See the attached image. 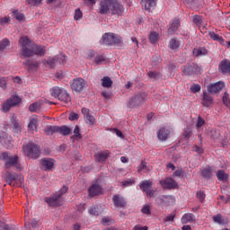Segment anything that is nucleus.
Instances as JSON below:
<instances>
[{
    "mask_svg": "<svg viewBox=\"0 0 230 230\" xmlns=\"http://www.w3.org/2000/svg\"><path fill=\"white\" fill-rule=\"evenodd\" d=\"M19 44L22 48L21 58H30L34 57V44L26 36L21 37Z\"/></svg>",
    "mask_w": 230,
    "mask_h": 230,
    "instance_id": "nucleus-1",
    "label": "nucleus"
},
{
    "mask_svg": "<svg viewBox=\"0 0 230 230\" xmlns=\"http://www.w3.org/2000/svg\"><path fill=\"white\" fill-rule=\"evenodd\" d=\"M102 42L105 46H117L121 48L123 46V38L118 34L107 32L102 36Z\"/></svg>",
    "mask_w": 230,
    "mask_h": 230,
    "instance_id": "nucleus-2",
    "label": "nucleus"
},
{
    "mask_svg": "<svg viewBox=\"0 0 230 230\" xmlns=\"http://www.w3.org/2000/svg\"><path fill=\"white\" fill-rule=\"evenodd\" d=\"M22 150L24 155H26L30 159H39V157L40 156V147L33 142L28 143L27 145L23 146Z\"/></svg>",
    "mask_w": 230,
    "mask_h": 230,
    "instance_id": "nucleus-3",
    "label": "nucleus"
},
{
    "mask_svg": "<svg viewBox=\"0 0 230 230\" xmlns=\"http://www.w3.org/2000/svg\"><path fill=\"white\" fill-rule=\"evenodd\" d=\"M67 190H69V188L64 185L58 192L54 194L53 197H46L44 199L45 202L52 208H58V206H60V197H62L64 193H67Z\"/></svg>",
    "mask_w": 230,
    "mask_h": 230,
    "instance_id": "nucleus-4",
    "label": "nucleus"
},
{
    "mask_svg": "<svg viewBox=\"0 0 230 230\" xmlns=\"http://www.w3.org/2000/svg\"><path fill=\"white\" fill-rule=\"evenodd\" d=\"M0 159L4 162L5 168H12L13 166L14 168H17V170H20L21 164L19 163V156L17 155H8V153H2L0 155Z\"/></svg>",
    "mask_w": 230,
    "mask_h": 230,
    "instance_id": "nucleus-5",
    "label": "nucleus"
},
{
    "mask_svg": "<svg viewBox=\"0 0 230 230\" xmlns=\"http://www.w3.org/2000/svg\"><path fill=\"white\" fill-rule=\"evenodd\" d=\"M50 94L53 98H58V100L64 102V103H69L71 102L69 93L64 88L54 86L50 89Z\"/></svg>",
    "mask_w": 230,
    "mask_h": 230,
    "instance_id": "nucleus-6",
    "label": "nucleus"
},
{
    "mask_svg": "<svg viewBox=\"0 0 230 230\" xmlns=\"http://www.w3.org/2000/svg\"><path fill=\"white\" fill-rule=\"evenodd\" d=\"M22 99L21 97L17 95H13L9 99H7L3 104H2V111L3 112H9L10 109L12 107H17L19 103H21Z\"/></svg>",
    "mask_w": 230,
    "mask_h": 230,
    "instance_id": "nucleus-7",
    "label": "nucleus"
},
{
    "mask_svg": "<svg viewBox=\"0 0 230 230\" xmlns=\"http://www.w3.org/2000/svg\"><path fill=\"white\" fill-rule=\"evenodd\" d=\"M6 182H8L9 186H17L18 188H21L22 182H24V178L16 173L7 172Z\"/></svg>",
    "mask_w": 230,
    "mask_h": 230,
    "instance_id": "nucleus-8",
    "label": "nucleus"
},
{
    "mask_svg": "<svg viewBox=\"0 0 230 230\" xmlns=\"http://www.w3.org/2000/svg\"><path fill=\"white\" fill-rule=\"evenodd\" d=\"M152 186H154V182L150 180L142 181L139 184L140 190H142L149 199L155 197L154 193H155V190H152Z\"/></svg>",
    "mask_w": 230,
    "mask_h": 230,
    "instance_id": "nucleus-9",
    "label": "nucleus"
},
{
    "mask_svg": "<svg viewBox=\"0 0 230 230\" xmlns=\"http://www.w3.org/2000/svg\"><path fill=\"white\" fill-rule=\"evenodd\" d=\"M86 86L87 83L82 77H77L71 82V89L75 93H82Z\"/></svg>",
    "mask_w": 230,
    "mask_h": 230,
    "instance_id": "nucleus-10",
    "label": "nucleus"
},
{
    "mask_svg": "<svg viewBox=\"0 0 230 230\" xmlns=\"http://www.w3.org/2000/svg\"><path fill=\"white\" fill-rule=\"evenodd\" d=\"M146 96V95L145 93H139L135 95L128 102V107H129V109H134V107H139V105H142L143 103H145Z\"/></svg>",
    "mask_w": 230,
    "mask_h": 230,
    "instance_id": "nucleus-11",
    "label": "nucleus"
},
{
    "mask_svg": "<svg viewBox=\"0 0 230 230\" xmlns=\"http://www.w3.org/2000/svg\"><path fill=\"white\" fill-rule=\"evenodd\" d=\"M181 71L188 76H193L199 73V66L195 63H190L181 66Z\"/></svg>",
    "mask_w": 230,
    "mask_h": 230,
    "instance_id": "nucleus-12",
    "label": "nucleus"
},
{
    "mask_svg": "<svg viewBox=\"0 0 230 230\" xmlns=\"http://www.w3.org/2000/svg\"><path fill=\"white\" fill-rule=\"evenodd\" d=\"M111 6L112 0H102L99 5V13L101 15H107V13H111Z\"/></svg>",
    "mask_w": 230,
    "mask_h": 230,
    "instance_id": "nucleus-13",
    "label": "nucleus"
},
{
    "mask_svg": "<svg viewBox=\"0 0 230 230\" xmlns=\"http://www.w3.org/2000/svg\"><path fill=\"white\" fill-rule=\"evenodd\" d=\"M110 12H111V15H118V17H119V15H123L125 8L123 5L119 4L117 0H112Z\"/></svg>",
    "mask_w": 230,
    "mask_h": 230,
    "instance_id": "nucleus-14",
    "label": "nucleus"
},
{
    "mask_svg": "<svg viewBox=\"0 0 230 230\" xmlns=\"http://www.w3.org/2000/svg\"><path fill=\"white\" fill-rule=\"evenodd\" d=\"M40 166L44 172H50L55 166V160L53 158H42L40 160Z\"/></svg>",
    "mask_w": 230,
    "mask_h": 230,
    "instance_id": "nucleus-15",
    "label": "nucleus"
},
{
    "mask_svg": "<svg viewBox=\"0 0 230 230\" xmlns=\"http://www.w3.org/2000/svg\"><path fill=\"white\" fill-rule=\"evenodd\" d=\"M224 89V82L218 81L215 84H209L208 86V91L210 94H218L220 91Z\"/></svg>",
    "mask_w": 230,
    "mask_h": 230,
    "instance_id": "nucleus-16",
    "label": "nucleus"
},
{
    "mask_svg": "<svg viewBox=\"0 0 230 230\" xmlns=\"http://www.w3.org/2000/svg\"><path fill=\"white\" fill-rule=\"evenodd\" d=\"M112 202L115 206V208H127V200H125V198H123L119 194H115L112 197Z\"/></svg>",
    "mask_w": 230,
    "mask_h": 230,
    "instance_id": "nucleus-17",
    "label": "nucleus"
},
{
    "mask_svg": "<svg viewBox=\"0 0 230 230\" xmlns=\"http://www.w3.org/2000/svg\"><path fill=\"white\" fill-rule=\"evenodd\" d=\"M158 206L166 207L173 204V198L172 196H159L156 198Z\"/></svg>",
    "mask_w": 230,
    "mask_h": 230,
    "instance_id": "nucleus-18",
    "label": "nucleus"
},
{
    "mask_svg": "<svg viewBox=\"0 0 230 230\" xmlns=\"http://www.w3.org/2000/svg\"><path fill=\"white\" fill-rule=\"evenodd\" d=\"M219 73H223V75H230V61L229 59H224L220 62Z\"/></svg>",
    "mask_w": 230,
    "mask_h": 230,
    "instance_id": "nucleus-19",
    "label": "nucleus"
},
{
    "mask_svg": "<svg viewBox=\"0 0 230 230\" xmlns=\"http://www.w3.org/2000/svg\"><path fill=\"white\" fill-rule=\"evenodd\" d=\"M102 190V189L100 184L94 183L88 189V193L90 197H97V195H101Z\"/></svg>",
    "mask_w": 230,
    "mask_h": 230,
    "instance_id": "nucleus-20",
    "label": "nucleus"
},
{
    "mask_svg": "<svg viewBox=\"0 0 230 230\" xmlns=\"http://www.w3.org/2000/svg\"><path fill=\"white\" fill-rule=\"evenodd\" d=\"M82 114H84V119L88 125H94V123H96V119H94V116L89 113V109L83 108Z\"/></svg>",
    "mask_w": 230,
    "mask_h": 230,
    "instance_id": "nucleus-21",
    "label": "nucleus"
},
{
    "mask_svg": "<svg viewBox=\"0 0 230 230\" xmlns=\"http://www.w3.org/2000/svg\"><path fill=\"white\" fill-rule=\"evenodd\" d=\"M162 185L164 186V188H167L169 190H175V188H177V182L172 178L165 179Z\"/></svg>",
    "mask_w": 230,
    "mask_h": 230,
    "instance_id": "nucleus-22",
    "label": "nucleus"
},
{
    "mask_svg": "<svg viewBox=\"0 0 230 230\" xmlns=\"http://www.w3.org/2000/svg\"><path fill=\"white\" fill-rule=\"evenodd\" d=\"M44 105V101H38L36 102L31 103L29 106V111L31 112H39L40 109H42V106Z\"/></svg>",
    "mask_w": 230,
    "mask_h": 230,
    "instance_id": "nucleus-23",
    "label": "nucleus"
},
{
    "mask_svg": "<svg viewBox=\"0 0 230 230\" xmlns=\"http://www.w3.org/2000/svg\"><path fill=\"white\" fill-rule=\"evenodd\" d=\"M23 64L28 67L29 71H33V69H37L40 66V62L31 59H27Z\"/></svg>",
    "mask_w": 230,
    "mask_h": 230,
    "instance_id": "nucleus-24",
    "label": "nucleus"
},
{
    "mask_svg": "<svg viewBox=\"0 0 230 230\" xmlns=\"http://www.w3.org/2000/svg\"><path fill=\"white\" fill-rule=\"evenodd\" d=\"M168 136H170V130L164 128H160L157 133V137L160 141H166L168 139Z\"/></svg>",
    "mask_w": 230,
    "mask_h": 230,
    "instance_id": "nucleus-25",
    "label": "nucleus"
},
{
    "mask_svg": "<svg viewBox=\"0 0 230 230\" xmlns=\"http://www.w3.org/2000/svg\"><path fill=\"white\" fill-rule=\"evenodd\" d=\"M202 105L204 107H209L210 105H213V97H211V95L206 92L203 93Z\"/></svg>",
    "mask_w": 230,
    "mask_h": 230,
    "instance_id": "nucleus-26",
    "label": "nucleus"
},
{
    "mask_svg": "<svg viewBox=\"0 0 230 230\" xmlns=\"http://www.w3.org/2000/svg\"><path fill=\"white\" fill-rule=\"evenodd\" d=\"M194 57H206L208 55V49L206 47H199L198 49H194L192 51Z\"/></svg>",
    "mask_w": 230,
    "mask_h": 230,
    "instance_id": "nucleus-27",
    "label": "nucleus"
},
{
    "mask_svg": "<svg viewBox=\"0 0 230 230\" xmlns=\"http://www.w3.org/2000/svg\"><path fill=\"white\" fill-rule=\"evenodd\" d=\"M44 57L46 55V47L34 44V56Z\"/></svg>",
    "mask_w": 230,
    "mask_h": 230,
    "instance_id": "nucleus-28",
    "label": "nucleus"
},
{
    "mask_svg": "<svg viewBox=\"0 0 230 230\" xmlns=\"http://www.w3.org/2000/svg\"><path fill=\"white\" fill-rule=\"evenodd\" d=\"M181 26V22L179 20H174L172 23L170 28L168 29V33L170 35H173L177 30H179V27Z\"/></svg>",
    "mask_w": 230,
    "mask_h": 230,
    "instance_id": "nucleus-29",
    "label": "nucleus"
},
{
    "mask_svg": "<svg viewBox=\"0 0 230 230\" xmlns=\"http://www.w3.org/2000/svg\"><path fill=\"white\" fill-rule=\"evenodd\" d=\"M72 130L71 128L67 126H58V134H61L62 136H69L71 135Z\"/></svg>",
    "mask_w": 230,
    "mask_h": 230,
    "instance_id": "nucleus-30",
    "label": "nucleus"
},
{
    "mask_svg": "<svg viewBox=\"0 0 230 230\" xmlns=\"http://www.w3.org/2000/svg\"><path fill=\"white\" fill-rule=\"evenodd\" d=\"M155 0H142V6H144L145 10H150L155 6Z\"/></svg>",
    "mask_w": 230,
    "mask_h": 230,
    "instance_id": "nucleus-31",
    "label": "nucleus"
},
{
    "mask_svg": "<svg viewBox=\"0 0 230 230\" xmlns=\"http://www.w3.org/2000/svg\"><path fill=\"white\" fill-rule=\"evenodd\" d=\"M181 46V42L177 38H172L169 41V48L170 49H179V47Z\"/></svg>",
    "mask_w": 230,
    "mask_h": 230,
    "instance_id": "nucleus-32",
    "label": "nucleus"
},
{
    "mask_svg": "<svg viewBox=\"0 0 230 230\" xmlns=\"http://www.w3.org/2000/svg\"><path fill=\"white\" fill-rule=\"evenodd\" d=\"M44 66H49L50 69H55V66H57V58H52L49 59L43 60Z\"/></svg>",
    "mask_w": 230,
    "mask_h": 230,
    "instance_id": "nucleus-33",
    "label": "nucleus"
},
{
    "mask_svg": "<svg viewBox=\"0 0 230 230\" xmlns=\"http://www.w3.org/2000/svg\"><path fill=\"white\" fill-rule=\"evenodd\" d=\"M56 132L58 133V126H49L45 128L47 136H53Z\"/></svg>",
    "mask_w": 230,
    "mask_h": 230,
    "instance_id": "nucleus-34",
    "label": "nucleus"
},
{
    "mask_svg": "<svg viewBox=\"0 0 230 230\" xmlns=\"http://www.w3.org/2000/svg\"><path fill=\"white\" fill-rule=\"evenodd\" d=\"M193 220H195V216L191 213L185 214L181 218L182 224H188L193 222Z\"/></svg>",
    "mask_w": 230,
    "mask_h": 230,
    "instance_id": "nucleus-35",
    "label": "nucleus"
},
{
    "mask_svg": "<svg viewBox=\"0 0 230 230\" xmlns=\"http://www.w3.org/2000/svg\"><path fill=\"white\" fill-rule=\"evenodd\" d=\"M102 87H106L107 89H109V87H112V79H111V77L109 76H104L102 79Z\"/></svg>",
    "mask_w": 230,
    "mask_h": 230,
    "instance_id": "nucleus-36",
    "label": "nucleus"
},
{
    "mask_svg": "<svg viewBox=\"0 0 230 230\" xmlns=\"http://www.w3.org/2000/svg\"><path fill=\"white\" fill-rule=\"evenodd\" d=\"M12 124L13 132H15V134H20L22 127L19 121L15 120V119H12Z\"/></svg>",
    "mask_w": 230,
    "mask_h": 230,
    "instance_id": "nucleus-37",
    "label": "nucleus"
},
{
    "mask_svg": "<svg viewBox=\"0 0 230 230\" xmlns=\"http://www.w3.org/2000/svg\"><path fill=\"white\" fill-rule=\"evenodd\" d=\"M109 157V151H104L102 153H99L96 155V159L99 163H103Z\"/></svg>",
    "mask_w": 230,
    "mask_h": 230,
    "instance_id": "nucleus-38",
    "label": "nucleus"
},
{
    "mask_svg": "<svg viewBox=\"0 0 230 230\" xmlns=\"http://www.w3.org/2000/svg\"><path fill=\"white\" fill-rule=\"evenodd\" d=\"M38 123L39 122L37 121V119H35V118L31 119L29 125H28L29 130H31V132H33V130H37Z\"/></svg>",
    "mask_w": 230,
    "mask_h": 230,
    "instance_id": "nucleus-39",
    "label": "nucleus"
},
{
    "mask_svg": "<svg viewBox=\"0 0 230 230\" xmlns=\"http://www.w3.org/2000/svg\"><path fill=\"white\" fill-rule=\"evenodd\" d=\"M208 35H209L210 39H212V40H216L217 42L224 41V38H222V36L215 33V31H209Z\"/></svg>",
    "mask_w": 230,
    "mask_h": 230,
    "instance_id": "nucleus-40",
    "label": "nucleus"
},
{
    "mask_svg": "<svg viewBox=\"0 0 230 230\" xmlns=\"http://www.w3.org/2000/svg\"><path fill=\"white\" fill-rule=\"evenodd\" d=\"M217 177L218 181H227V174L224 170L217 171Z\"/></svg>",
    "mask_w": 230,
    "mask_h": 230,
    "instance_id": "nucleus-41",
    "label": "nucleus"
},
{
    "mask_svg": "<svg viewBox=\"0 0 230 230\" xmlns=\"http://www.w3.org/2000/svg\"><path fill=\"white\" fill-rule=\"evenodd\" d=\"M88 211L89 214L93 215V217H98V215H100V208L97 206H92Z\"/></svg>",
    "mask_w": 230,
    "mask_h": 230,
    "instance_id": "nucleus-42",
    "label": "nucleus"
},
{
    "mask_svg": "<svg viewBox=\"0 0 230 230\" xmlns=\"http://www.w3.org/2000/svg\"><path fill=\"white\" fill-rule=\"evenodd\" d=\"M159 40V34L157 32H151L149 35V40L152 44H155Z\"/></svg>",
    "mask_w": 230,
    "mask_h": 230,
    "instance_id": "nucleus-43",
    "label": "nucleus"
},
{
    "mask_svg": "<svg viewBox=\"0 0 230 230\" xmlns=\"http://www.w3.org/2000/svg\"><path fill=\"white\" fill-rule=\"evenodd\" d=\"M147 171H148V166H146V162L142 161L137 170L138 173H143V172H146Z\"/></svg>",
    "mask_w": 230,
    "mask_h": 230,
    "instance_id": "nucleus-44",
    "label": "nucleus"
},
{
    "mask_svg": "<svg viewBox=\"0 0 230 230\" xmlns=\"http://www.w3.org/2000/svg\"><path fill=\"white\" fill-rule=\"evenodd\" d=\"M136 184V180L130 179V180H126L121 182V186L124 188H128V186H134Z\"/></svg>",
    "mask_w": 230,
    "mask_h": 230,
    "instance_id": "nucleus-45",
    "label": "nucleus"
},
{
    "mask_svg": "<svg viewBox=\"0 0 230 230\" xmlns=\"http://www.w3.org/2000/svg\"><path fill=\"white\" fill-rule=\"evenodd\" d=\"M223 103L224 105H226V107H227L228 109H230V99H229V93L227 92H226L224 93L223 96Z\"/></svg>",
    "mask_w": 230,
    "mask_h": 230,
    "instance_id": "nucleus-46",
    "label": "nucleus"
},
{
    "mask_svg": "<svg viewBox=\"0 0 230 230\" xmlns=\"http://www.w3.org/2000/svg\"><path fill=\"white\" fill-rule=\"evenodd\" d=\"M201 175L204 177V179H211V169L205 168L201 171Z\"/></svg>",
    "mask_w": 230,
    "mask_h": 230,
    "instance_id": "nucleus-47",
    "label": "nucleus"
},
{
    "mask_svg": "<svg viewBox=\"0 0 230 230\" xmlns=\"http://www.w3.org/2000/svg\"><path fill=\"white\" fill-rule=\"evenodd\" d=\"M13 13L16 21H24V13H19V10L13 11Z\"/></svg>",
    "mask_w": 230,
    "mask_h": 230,
    "instance_id": "nucleus-48",
    "label": "nucleus"
},
{
    "mask_svg": "<svg viewBox=\"0 0 230 230\" xmlns=\"http://www.w3.org/2000/svg\"><path fill=\"white\" fill-rule=\"evenodd\" d=\"M10 46V40H3L2 41H0V51H4V49H6L7 47Z\"/></svg>",
    "mask_w": 230,
    "mask_h": 230,
    "instance_id": "nucleus-49",
    "label": "nucleus"
},
{
    "mask_svg": "<svg viewBox=\"0 0 230 230\" xmlns=\"http://www.w3.org/2000/svg\"><path fill=\"white\" fill-rule=\"evenodd\" d=\"M193 22L196 26H200L202 24V16L195 15L193 16Z\"/></svg>",
    "mask_w": 230,
    "mask_h": 230,
    "instance_id": "nucleus-50",
    "label": "nucleus"
},
{
    "mask_svg": "<svg viewBox=\"0 0 230 230\" xmlns=\"http://www.w3.org/2000/svg\"><path fill=\"white\" fill-rule=\"evenodd\" d=\"M114 221L112 220V218L111 217H103L101 221V223L102 224V226H111V224H112Z\"/></svg>",
    "mask_w": 230,
    "mask_h": 230,
    "instance_id": "nucleus-51",
    "label": "nucleus"
},
{
    "mask_svg": "<svg viewBox=\"0 0 230 230\" xmlns=\"http://www.w3.org/2000/svg\"><path fill=\"white\" fill-rule=\"evenodd\" d=\"M213 220L216 224H224V218H222V215L220 214L213 216Z\"/></svg>",
    "mask_w": 230,
    "mask_h": 230,
    "instance_id": "nucleus-52",
    "label": "nucleus"
},
{
    "mask_svg": "<svg viewBox=\"0 0 230 230\" xmlns=\"http://www.w3.org/2000/svg\"><path fill=\"white\" fill-rule=\"evenodd\" d=\"M42 3V0H26V4H31V6H39Z\"/></svg>",
    "mask_w": 230,
    "mask_h": 230,
    "instance_id": "nucleus-53",
    "label": "nucleus"
},
{
    "mask_svg": "<svg viewBox=\"0 0 230 230\" xmlns=\"http://www.w3.org/2000/svg\"><path fill=\"white\" fill-rule=\"evenodd\" d=\"M74 137H78V139H82V134H80V127H78V125L75 127Z\"/></svg>",
    "mask_w": 230,
    "mask_h": 230,
    "instance_id": "nucleus-54",
    "label": "nucleus"
},
{
    "mask_svg": "<svg viewBox=\"0 0 230 230\" xmlns=\"http://www.w3.org/2000/svg\"><path fill=\"white\" fill-rule=\"evenodd\" d=\"M7 84H8V77L0 78V87H2V89H6Z\"/></svg>",
    "mask_w": 230,
    "mask_h": 230,
    "instance_id": "nucleus-55",
    "label": "nucleus"
},
{
    "mask_svg": "<svg viewBox=\"0 0 230 230\" xmlns=\"http://www.w3.org/2000/svg\"><path fill=\"white\" fill-rule=\"evenodd\" d=\"M148 76L153 80H157V78H160L161 74H159L158 72H149Z\"/></svg>",
    "mask_w": 230,
    "mask_h": 230,
    "instance_id": "nucleus-56",
    "label": "nucleus"
},
{
    "mask_svg": "<svg viewBox=\"0 0 230 230\" xmlns=\"http://www.w3.org/2000/svg\"><path fill=\"white\" fill-rule=\"evenodd\" d=\"M142 213H144V215H152V211L150 210V206L145 205L142 208Z\"/></svg>",
    "mask_w": 230,
    "mask_h": 230,
    "instance_id": "nucleus-57",
    "label": "nucleus"
},
{
    "mask_svg": "<svg viewBox=\"0 0 230 230\" xmlns=\"http://www.w3.org/2000/svg\"><path fill=\"white\" fill-rule=\"evenodd\" d=\"M83 15L84 14L82 13V11H80V9H76L74 18L75 21H80V19H82Z\"/></svg>",
    "mask_w": 230,
    "mask_h": 230,
    "instance_id": "nucleus-58",
    "label": "nucleus"
},
{
    "mask_svg": "<svg viewBox=\"0 0 230 230\" xmlns=\"http://www.w3.org/2000/svg\"><path fill=\"white\" fill-rule=\"evenodd\" d=\"M197 199L200 200V202H204V199H206V193L204 191L200 190L197 193Z\"/></svg>",
    "mask_w": 230,
    "mask_h": 230,
    "instance_id": "nucleus-59",
    "label": "nucleus"
},
{
    "mask_svg": "<svg viewBox=\"0 0 230 230\" xmlns=\"http://www.w3.org/2000/svg\"><path fill=\"white\" fill-rule=\"evenodd\" d=\"M57 64H66V56H62L60 58L55 57Z\"/></svg>",
    "mask_w": 230,
    "mask_h": 230,
    "instance_id": "nucleus-60",
    "label": "nucleus"
},
{
    "mask_svg": "<svg viewBox=\"0 0 230 230\" xmlns=\"http://www.w3.org/2000/svg\"><path fill=\"white\" fill-rule=\"evenodd\" d=\"M105 58H103V56H97L95 58V64H97L98 66L103 64Z\"/></svg>",
    "mask_w": 230,
    "mask_h": 230,
    "instance_id": "nucleus-61",
    "label": "nucleus"
},
{
    "mask_svg": "<svg viewBox=\"0 0 230 230\" xmlns=\"http://www.w3.org/2000/svg\"><path fill=\"white\" fill-rule=\"evenodd\" d=\"M190 91L192 93H199V92H200L199 84H193L192 86H190Z\"/></svg>",
    "mask_w": 230,
    "mask_h": 230,
    "instance_id": "nucleus-62",
    "label": "nucleus"
},
{
    "mask_svg": "<svg viewBox=\"0 0 230 230\" xmlns=\"http://www.w3.org/2000/svg\"><path fill=\"white\" fill-rule=\"evenodd\" d=\"M79 116L77 113L72 112L70 113L68 119H70V121H75V119H78Z\"/></svg>",
    "mask_w": 230,
    "mask_h": 230,
    "instance_id": "nucleus-63",
    "label": "nucleus"
},
{
    "mask_svg": "<svg viewBox=\"0 0 230 230\" xmlns=\"http://www.w3.org/2000/svg\"><path fill=\"white\" fill-rule=\"evenodd\" d=\"M8 22H10V18L6 16L0 18V24L4 25V24H8Z\"/></svg>",
    "mask_w": 230,
    "mask_h": 230,
    "instance_id": "nucleus-64",
    "label": "nucleus"
}]
</instances>
